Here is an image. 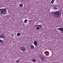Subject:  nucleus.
<instances>
[{
	"instance_id": "nucleus-13",
	"label": "nucleus",
	"mask_w": 63,
	"mask_h": 63,
	"mask_svg": "<svg viewBox=\"0 0 63 63\" xmlns=\"http://www.w3.org/2000/svg\"><path fill=\"white\" fill-rule=\"evenodd\" d=\"M27 19H25L24 21V23H27Z\"/></svg>"
},
{
	"instance_id": "nucleus-11",
	"label": "nucleus",
	"mask_w": 63,
	"mask_h": 63,
	"mask_svg": "<svg viewBox=\"0 0 63 63\" xmlns=\"http://www.w3.org/2000/svg\"><path fill=\"white\" fill-rule=\"evenodd\" d=\"M2 38L3 39H5V35H2Z\"/></svg>"
},
{
	"instance_id": "nucleus-14",
	"label": "nucleus",
	"mask_w": 63,
	"mask_h": 63,
	"mask_svg": "<svg viewBox=\"0 0 63 63\" xmlns=\"http://www.w3.org/2000/svg\"><path fill=\"white\" fill-rule=\"evenodd\" d=\"M32 61H33V62H35L36 61V60L34 59H32Z\"/></svg>"
},
{
	"instance_id": "nucleus-17",
	"label": "nucleus",
	"mask_w": 63,
	"mask_h": 63,
	"mask_svg": "<svg viewBox=\"0 0 63 63\" xmlns=\"http://www.w3.org/2000/svg\"><path fill=\"white\" fill-rule=\"evenodd\" d=\"M17 62V63H18L19 62V60H17V61H16Z\"/></svg>"
},
{
	"instance_id": "nucleus-19",
	"label": "nucleus",
	"mask_w": 63,
	"mask_h": 63,
	"mask_svg": "<svg viewBox=\"0 0 63 63\" xmlns=\"http://www.w3.org/2000/svg\"><path fill=\"white\" fill-rule=\"evenodd\" d=\"M0 38H2V35H0Z\"/></svg>"
},
{
	"instance_id": "nucleus-8",
	"label": "nucleus",
	"mask_w": 63,
	"mask_h": 63,
	"mask_svg": "<svg viewBox=\"0 0 63 63\" xmlns=\"http://www.w3.org/2000/svg\"><path fill=\"white\" fill-rule=\"evenodd\" d=\"M17 35L18 36V37H19L20 36V33H18L17 34Z\"/></svg>"
},
{
	"instance_id": "nucleus-9",
	"label": "nucleus",
	"mask_w": 63,
	"mask_h": 63,
	"mask_svg": "<svg viewBox=\"0 0 63 63\" xmlns=\"http://www.w3.org/2000/svg\"><path fill=\"white\" fill-rule=\"evenodd\" d=\"M31 48H32V49L34 48V46L32 45L31 46Z\"/></svg>"
},
{
	"instance_id": "nucleus-20",
	"label": "nucleus",
	"mask_w": 63,
	"mask_h": 63,
	"mask_svg": "<svg viewBox=\"0 0 63 63\" xmlns=\"http://www.w3.org/2000/svg\"><path fill=\"white\" fill-rule=\"evenodd\" d=\"M44 54H46V53H47V51H45V52H44Z\"/></svg>"
},
{
	"instance_id": "nucleus-21",
	"label": "nucleus",
	"mask_w": 63,
	"mask_h": 63,
	"mask_svg": "<svg viewBox=\"0 0 63 63\" xmlns=\"http://www.w3.org/2000/svg\"><path fill=\"white\" fill-rule=\"evenodd\" d=\"M3 15H6V14H4Z\"/></svg>"
},
{
	"instance_id": "nucleus-2",
	"label": "nucleus",
	"mask_w": 63,
	"mask_h": 63,
	"mask_svg": "<svg viewBox=\"0 0 63 63\" xmlns=\"http://www.w3.org/2000/svg\"><path fill=\"white\" fill-rule=\"evenodd\" d=\"M60 14V12L59 11H56L54 14L55 16H59Z\"/></svg>"
},
{
	"instance_id": "nucleus-4",
	"label": "nucleus",
	"mask_w": 63,
	"mask_h": 63,
	"mask_svg": "<svg viewBox=\"0 0 63 63\" xmlns=\"http://www.w3.org/2000/svg\"><path fill=\"white\" fill-rule=\"evenodd\" d=\"M21 49L23 51H25V50H26L25 48L24 47H21Z\"/></svg>"
},
{
	"instance_id": "nucleus-1",
	"label": "nucleus",
	"mask_w": 63,
	"mask_h": 63,
	"mask_svg": "<svg viewBox=\"0 0 63 63\" xmlns=\"http://www.w3.org/2000/svg\"><path fill=\"white\" fill-rule=\"evenodd\" d=\"M0 11L1 14L2 15L3 14H4L6 12V10L4 9H0Z\"/></svg>"
},
{
	"instance_id": "nucleus-12",
	"label": "nucleus",
	"mask_w": 63,
	"mask_h": 63,
	"mask_svg": "<svg viewBox=\"0 0 63 63\" xmlns=\"http://www.w3.org/2000/svg\"><path fill=\"white\" fill-rule=\"evenodd\" d=\"M54 0H52V1H51V3L52 4H53L54 3Z\"/></svg>"
},
{
	"instance_id": "nucleus-3",
	"label": "nucleus",
	"mask_w": 63,
	"mask_h": 63,
	"mask_svg": "<svg viewBox=\"0 0 63 63\" xmlns=\"http://www.w3.org/2000/svg\"><path fill=\"white\" fill-rule=\"evenodd\" d=\"M41 60L42 62H45V58L43 57H41Z\"/></svg>"
},
{
	"instance_id": "nucleus-6",
	"label": "nucleus",
	"mask_w": 63,
	"mask_h": 63,
	"mask_svg": "<svg viewBox=\"0 0 63 63\" xmlns=\"http://www.w3.org/2000/svg\"><path fill=\"white\" fill-rule=\"evenodd\" d=\"M33 44H34L35 46L37 45H38V43L37 42V41H35L34 42Z\"/></svg>"
},
{
	"instance_id": "nucleus-15",
	"label": "nucleus",
	"mask_w": 63,
	"mask_h": 63,
	"mask_svg": "<svg viewBox=\"0 0 63 63\" xmlns=\"http://www.w3.org/2000/svg\"><path fill=\"white\" fill-rule=\"evenodd\" d=\"M53 9L54 10H57V8H56V7H55L54 8H53Z\"/></svg>"
},
{
	"instance_id": "nucleus-18",
	"label": "nucleus",
	"mask_w": 63,
	"mask_h": 63,
	"mask_svg": "<svg viewBox=\"0 0 63 63\" xmlns=\"http://www.w3.org/2000/svg\"><path fill=\"white\" fill-rule=\"evenodd\" d=\"M0 42H1V43H3V41H2V40L0 39Z\"/></svg>"
},
{
	"instance_id": "nucleus-5",
	"label": "nucleus",
	"mask_w": 63,
	"mask_h": 63,
	"mask_svg": "<svg viewBox=\"0 0 63 63\" xmlns=\"http://www.w3.org/2000/svg\"><path fill=\"white\" fill-rule=\"evenodd\" d=\"M58 30H60L61 31H63V28H58Z\"/></svg>"
},
{
	"instance_id": "nucleus-7",
	"label": "nucleus",
	"mask_w": 63,
	"mask_h": 63,
	"mask_svg": "<svg viewBox=\"0 0 63 63\" xmlns=\"http://www.w3.org/2000/svg\"><path fill=\"white\" fill-rule=\"evenodd\" d=\"M20 7H23V4L21 3H20L19 5Z\"/></svg>"
},
{
	"instance_id": "nucleus-10",
	"label": "nucleus",
	"mask_w": 63,
	"mask_h": 63,
	"mask_svg": "<svg viewBox=\"0 0 63 63\" xmlns=\"http://www.w3.org/2000/svg\"><path fill=\"white\" fill-rule=\"evenodd\" d=\"M42 25H36L37 27H40V28H42Z\"/></svg>"
},
{
	"instance_id": "nucleus-16",
	"label": "nucleus",
	"mask_w": 63,
	"mask_h": 63,
	"mask_svg": "<svg viewBox=\"0 0 63 63\" xmlns=\"http://www.w3.org/2000/svg\"><path fill=\"white\" fill-rule=\"evenodd\" d=\"M36 29L37 30H39L40 29V27H37L36 28Z\"/></svg>"
}]
</instances>
